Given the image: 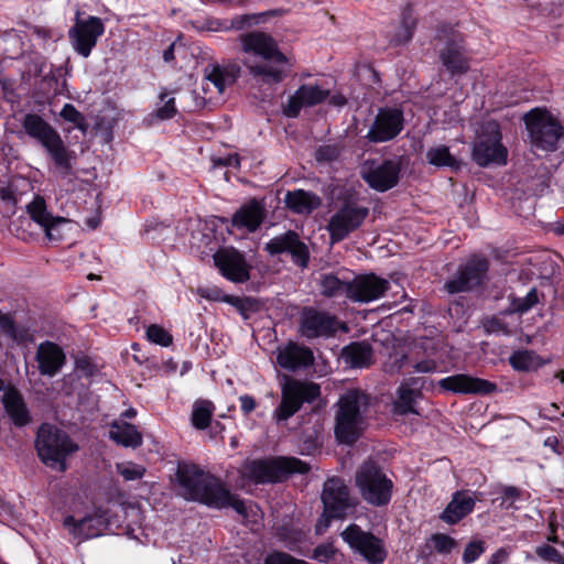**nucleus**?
<instances>
[{
	"mask_svg": "<svg viewBox=\"0 0 564 564\" xmlns=\"http://www.w3.org/2000/svg\"><path fill=\"white\" fill-rule=\"evenodd\" d=\"M238 42L240 62L252 78L267 85L279 84L286 78L293 64L271 34L246 32L239 35Z\"/></svg>",
	"mask_w": 564,
	"mask_h": 564,
	"instance_id": "obj_1",
	"label": "nucleus"
},
{
	"mask_svg": "<svg viewBox=\"0 0 564 564\" xmlns=\"http://www.w3.org/2000/svg\"><path fill=\"white\" fill-rule=\"evenodd\" d=\"M176 477L182 496L187 500L199 501L217 509L231 507L242 518H248L249 513H253V508H257L253 503L239 499L218 478L195 465H180Z\"/></svg>",
	"mask_w": 564,
	"mask_h": 564,
	"instance_id": "obj_2",
	"label": "nucleus"
},
{
	"mask_svg": "<svg viewBox=\"0 0 564 564\" xmlns=\"http://www.w3.org/2000/svg\"><path fill=\"white\" fill-rule=\"evenodd\" d=\"M22 128L30 138L36 140L45 149L59 174L66 176L72 173L74 152L67 149L56 129L35 113L24 116Z\"/></svg>",
	"mask_w": 564,
	"mask_h": 564,
	"instance_id": "obj_3",
	"label": "nucleus"
},
{
	"mask_svg": "<svg viewBox=\"0 0 564 564\" xmlns=\"http://www.w3.org/2000/svg\"><path fill=\"white\" fill-rule=\"evenodd\" d=\"M368 395L360 390H349L336 403L335 436L339 443L352 444L365 429Z\"/></svg>",
	"mask_w": 564,
	"mask_h": 564,
	"instance_id": "obj_4",
	"label": "nucleus"
},
{
	"mask_svg": "<svg viewBox=\"0 0 564 564\" xmlns=\"http://www.w3.org/2000/svg\"><path fill=\"white\" fill-rule=\"evenodd\" d=\"M35 448L43 464L64 471L67 469L66 458L78 451V445L65 431L44 423L37 430Z\"/></svg>",
	"mask_w": 564,
	"mask_h": 564,
	"instance_id": "obj_5",
	"label": "nucleus"
},
{
	"mask_svg": "<svg viewBox=\"0 0 564 564\" xmlns=\"http://www.w3.org/2000/svg\"><path fill=\"white\" fill-rule=\"evenodd\" d=\"M532 147L553 152L564 139V126L561 120L543 108H534L523 117Z\"/></svg>",
	"mask_w": 564,
	"mask_h": 564,
	"instance_id": "obj_6",
	"label": "nucleus"
},
{
	"mask_svg": "<svg viewBox=\"0 0 564 564\" xmlns=\"http://www.w3.org/2000/svg\"><path fill=\"white\" fill-rule=\"evenodd\" d=\"M308 469V465L299 458L279 457L247 462L241 468V474L254 482H274L294 473L305 474Z\"/></svg>",
	"mask_w": 564,
	"mask_h": 564,
	"instance_id": "obj_7",
	"label": "nucleus"
},
{
	"mask_svg": "<svg viewBox=\"0 0 564 564\" xmlns=\"http://www.w3.org/2000/svg\"><path fill=\"white\" fill-rule=\"evenodd\" d=\"M471 158L481 167L507 164L508 150L502 144V133L496 121H487L480 127L473 143Z\"/></svg>",
	"mask_w": 564,
	"mask_h": 564,
	"instance_id": "obj_8",
	"label": "nucleus"
},
{
	"mask_svg": "<svg viewBox=\"0 0 564 564\" xmlns=\"http://www.w3.org/2000/svg\"><path fill=\"white\" fill-rule=\"evenodd\" d=\"M355 482L365 501L372 506L389 503L392 481L373 462H365L356 473Z\"/></svg>",
	"mask_w": 564,
	"mask_h": 564,
	"instance_id": "obj_9",
	"label": "nucleus"
},
{
	"mask_svg": "<svg viewBox=\"0 0 564 564\" xmlns=\"http://www.w3.org/2000/svg\"><path fill=\"white\" fill-rule=\"evenodd\" d=\"M321 394V388L317 383L310 381H300L288 379L281 388V402L273 412V417L278 421H286L293 416L303 403L315 401Z\"/></svg>",
	"mask_w": 564,
	"mask_h": 564,
	"instance_id": "obj_10",
	"label": "nucleus"
},
{
	"mask_svg": "<svg viewBox=\"0 0 564 564\" xmlns=\"http://www.w3.org/2000/svg\"><path fill=\"white\" fill-rule=\"evenodd\" d=\"M369 215L368 207L357 200H345L330 216L326 229L332 243L344 240L357 230Z\"/></svg>",
	"mask_w": 564,
	"mask_h": 564,
	"instance_id": "obj_11",
	"label": "nucleus"
},
{
	"mask_svg": "<svg viewBox=\"0 0 564 564\" xmlns=\"http://www.w3.org/2000/svg\"><path fill=\"white\" fill-rule=\"evenodd\" d=\"M343 540L369 564H381L388 552L383 541L357 524L348 525L341 532Z\"/></svg>",
	"mask_w": 564,
	"mask_h": 564,
	"instance_id": "obj_12",
	"label": "nucleus"
},
{
	"mask_svg": "<svg viewBox=\"0 0 564 564\" xmlns=\"http://www.w3.org/2000/svg\"><path fill=\"white\" fill-rule=\"evenodd\" d=\"M338 329L347 330L345 324L340 323L336 316L318 311L313 307H305L301 312L299 319V333L306 339L318 337H332Z\"/></svg>",
	"mask_w": 564,
	"mask_h": 564,
	"instance_id": "obj_13",
	"label": "nucleus"
},
{
	"mask_svg": "<svg viewBox=\"0 0 564 564\" xmlns=\"http://www.w3.org/2000/svg\"><path fill=\"white\" fill-rule=\"evenodd\" d=\"M105 33V25L100 18H80L76 12L75 23L68 31L73 48L83 57H88L96 46L98 39Z\"/></svg>",
	"mask_w": 564,
	"mask_h": 564,
	"instance_id": "obj_14",
	"label": "nucleus"
},
{
	"mask_svg": "<svg viewBox=\"0 0 564 564\" xmlns=\"http://www.w3.org/2000/svg\"><path fill=\"white\" fill-rule=\"evenodd\" d=\"M488 261L486 258L471 257L459 267L456 274L445 283V290L451 293L468 292L481 286L487 276Z\"/></svg>",
	"mask_w": 564,
	"mask_h": 564,
	"instance_id": "obj_15",
	"label": "nucleus"
},
{
	"mask_svg": "<svg viewBox=\"0 0 564 564\" xmlns=\"http://www.w3.org/2000/svg\"><path fill=\"white\" fill-rule=\"evenodd\" d=\"M389 281L373 273L356 276L346 286V296L360 303H369L380 299L389 289Z\"/></svg>",
	"mask_w": 564,
	"mask_h": 564,
	"instance_id": "obj_16",
	"label": "nucleus"
},
{
	"mask_svg": "<svg viewBox=\"0 0 564 564\" xmlns=\"http://www.w3.org/2000/svg\"><path fill=\"white\" fill-rule=\"evenodd\" d=\"M403 128V113L399 109H379L366 138L376 143L387 142L397 137Z\"/></svg>",
	"mask_w": 564,
	"mask_h": 564,
	"instance_id": "obj_17",
	"label": "nucleus"
},
{
	"mask_svg": "<svg viewBox=\"0 0 564 564\" xmlns=\"http://www.w3.org/2000/svg\"><path fill=\"white\" fill-rule=\"evenodd\" d=\"M64 527L68 529L74 540L80 543L100 536L109 527V517L106 511L101 510H96L78 521L69 516L65 518Z\"/></svg>",
	"mask_w": 564,
	"mask_h": 564,
	"instance_id": "obj_18",
	"label": "nucleus"
},
{
	"mask_svg": "<svg viewBox=\"0 0 564 564\" xmlns=\"http://www.w3.org/2000/svg\"><path fill=\"white\" fill-rule=\"evenodd\" d=\"M322 501L325 514L344 518L351 507L347 486L339 478L328 479L323 489Z\"/></svg>",
	"mask_w": 564,
	"mask_h": 564,
	"instance_id": "obj_19",
	"label": "nucleus"
},
{
	"mask_svg": "<svg viewBox=\"0 0 564 564\" xmlns=\"http://www.w3.org/2000/svg\"><path fill=\"white\" fill-rule=\"evenodd\" d=\"M265 250L272 256L289 252L293 261L302 268L306 267L308 262L306 245L302 242L299 235L292 230L270 239L265 243Z\"/></svg>",
	"mask_w": 564,
	"mask_h": 564,
	"instance_id": "obj_20",
	"label": "nucleus"
},
{
	"mask_svg": "<svg viewBox=\"0 0 564 564\" xmlns=\"http://www.w3.org/2000/svg\"><path fill=\"white\" fill-rule=\"evenodd\" d=\"M329 96V90L317 85H301L297 90L288 99L283 113L295 118L304 107H313L323 102Z\"/></svg>",
	"mask_w": 564,
	"mask_h": 564,
	"instance_id": "obj_21",
	"label": "nucleus"
},
{
	"mask_svg": "<svg viewBox=\"0 0 564 564\" xmlns=\"http://www.w3.org/2000/svg\"><path fill=\"white\" fill-rule=\"evenodd\" d=\"M399 166L392 161H384L382 164H365L362 167V178L368 185L379 192L388 191L393 187L399 180Z\"/></svg>",
	"mask_w": 564,
	"mask_h": 564,
	"instance_id": "obj_22",
	"label": "nucleus"
},
{
	"mask_svg": "<svg viewBox=\"0 0 564 564\" xmlns=\"http://www.w3.org/2000/svg\"><path fill=\"white\" fill-rule=\"evenodd\" d=\"M215 265L221 274L232 282H245L249 279V268L243 257L234 249H221L214 254Z\"/></svg>",
	"mask_w": 564,
	"mask_h": 564,
	"instance_id": "obj_23",
	"label": "nucleus"
},
{
	"mask_svg": "<svg viewBox=\"0 0 564 564\" xmlns=\"http://www.w3.org/2000/svg\"><path fill=\"white\" fill-rule=\"evenodd\" d=\"M438 386L453 393H481L496 391L497 386L488 380L459 373L440 380Z\"/></svg>",
	"mask_w": 564,
	"mask_h": 564,
	"instance_id": "obj_24",
	"label": "nucleus"
},
{
	"mask_svg": "<svg viewBox=\"0 0 564 564\" xmlns=\"http://www.w3.org/2000/svg\"><path fill=\"white\" fill-rule=\"evenodd\" d=\"M267 13H250L237 15L232 19L206 18L198 26L202 31L228 32L230 30H242L257 25L264 21Z\"/></svg>",
	"mask_w": 564,
	"mask_h": 564,
	"instance_id": "obj_25",
	"label": "nucleus"
},
{
	"mask_svg": "<svg viewBox=\"0 0 564 564\" xmlns=\"http://www.w3.org/2000/svg\"><path fill=\"white\" fill-rule=\"evenodd\" d=\"M476 501V492L469 490L456 491L443 510L441 519L447 524H456L473 512Z\"/></svg>",
	"mask_w": 564,
	"mask_h": 564,
	"instance_id": "obj_26",
	"label": "nucleus"
},
{
	"mask_svg": "<svg viewBox=\"0 0 564 564\" xmlns=\"http://www.w3.org/2000/svg\"><path fill=\"white\" fill-rule=\"evenodd\" d=\"M276 360L283 369L296 371L312 366L314 355L310 348L290 343L279 349Z\"/></svg>",
	"mask_w": 564,
	"mask_h": 564,
	"instance_id": "obj_27",
	"label": "nucleus"
},
{
	"mask_svg": "<svg viewBox=\"0 0 564 564\" xmlns=\"http://www.w3.org/2000/svg\"><path fill=\"white\" fill-rule=\"evenodd\" d=\"M28 212L31 218L44 228L50 239L61 238L59 227L67 224L68 220L63 217H53L46 212L45 200L36 196L29 205Z\"/></svg>",
	"mask_w": 564,
	"mask_h": 564,
	"instance_id": "obj_28",
	"label": "nucleus"
},
{
	"mask_svg": "<svg viewBox=\"0 0 564 564\" xmlns=\"http://www.w3.org/2000/svg\"><path fill=\"white\" fill-rule=\"evenodd\" d=\"M36 361L42 375L55 376L65 362V354L59 346L45 341L37 347Z\"/></svg>",
	"mask_w": 564,
	"mask_h": 564,
	"instance_id": "obj_29",
	"label": "nucleus"
},
{
	"mask_svg": "<svg viewBox=\"0 0 564 564\" xmlns=\"http://www.w3.org/2000/svg\"><path fill=\"white\" fill-rule=\"evenodd\" d=\"M440 58L444 67L453 75L468 70V59L458 36H454L445 44L440 51Z\"/></svg>",
	"mask_w": 564,
	"mask_h": 564,
	"instance_id": "obj_30",
	"label": "nucleus"
},
{
	"mask_svg": "<svg viewBox=\"0 0 564 564\" xmlns=\"http://www.w3.org/2000/svg\"><path fill=\"white\" fill-rule=\"evenodd\" d=\"M421 398V391L417 387V379L404 380L397 391V399L392 405V412L398 415L409 413L417 414L415 402Z\"/></svg>",
	"mask_w": 564,
	"mask_h": 564,
	"instance_id": "obj_31",
	"label": "nucleus"
},
{
	"mask_svg": "<svg viewBox=\"0 0 564 564\" xmlns=\"http://www.w3.org/2000/svg\"><path fill=\"white\" fill-rule=\"evenodd\" d=\"M240 72L238 65L220 66L208 65L205 68L204 79L206 84H212L217 93L221 95L226 87L234 84Z\"/></svg>",
	"mask_w": 564,
	"mask_h": 564,
	"instance_id": "obj_32",
	"label": "nucleus"
},
{
	"mask_svg": "<svg viewBox=\"0 0 564 564\" xmlns=\"http://www.w3.org/2000/svg\"><path fill=\"white\" fill-rule=\"evenodd\" d=\"M4 410L17 426H24L30 423V414L22 395L14 388H9L2 395Z\"/></svg>",
	"mask_w": 564,
	"mask_h": 564,
	"instance_id": "obj_33",
	"label": "nucleus"
},
{
	"mask_svg": "<svg viewBox=\"0 0 564 564\" xmlns=\"http://www.w3.org/2000/svg\"><path fill=\"white\" fill-rule=\"evenodd\" d=\"M264 218L263 206L252 199L248 204L241 206L232 217V225L239 228H246L249 231H254L261 225Z\"/></svg>",
	"mask_w": 564,
	"mask_h": 564,
	"instance_id": "obj_34",
	"label": "nucleus"
},
{
	"mask_svg": "<svg viewBox=\"0 0 564 564\" xmlns=\"http://www.w3.org/2000/svg\"><path fill=\"white\" fill-rule=\"evenodd\" d=\"M284 203L292 212L307 215L322 205V199L312 192L295 189L285 194Z\"/></svg>",
	"mask_w": 564,
	"mask_h": 564,
	"instance_id": "obj_35",
	"label": "nucleus"
},
{
	"mask_svg": "<svg viewBox=\"0 0 564 564\" xmlns=\"http://www.w3.org/2000/svg\"><path fill=\"white\" fill-rule=\"evenodd\" d=\"M109 437L123 447L135 448L142 444V435L137 427L123 421L111 423Z\"/></svg>",
	"mask_w": 564,
	"mask_h": 564,
	"instance_id": "obj_36",
	"label": "nucleus"
},
{
	"mask_svg": "<svg viewBox=\"0 0 564 564\" xmlns=\"http://www.w3.org/2000/svg\"><path fill=\"white\" fill-rule=\"evenodd\" d=\"M341 358L352 368L368 367L372 362V349L368 343H352L343 349Z\"/></svg>",
	"mask_w": 564,
	"mask_h": 564,
	"instance_id": "obj_37",
	"label": "nucleus"
},
{
	"mask_svg": "<svg viewBox=\"0 0 564 564\" xmlns=\"http://www.w3.org/2000/svg\"><path fill=\"white\" fill-rule=\"evenodd\" d=\"M511 367L518 371H531L541 367L544 361L534 351L518 350L509 357Z\"/></svg>",
	"mask_w": 564,
	"mask_h": 564,
	"instance_id": "obj_38",
	"label": "nucleus"
},
{
	"mask_svg": "<svg viewBox=\"0 0 564 564\" xmlns=\"http://www.w3.org/2000/svg\"><path fill=\"white\" fill-rule=\"evenodd\" d=\"M215 411V405L208 400H197L193 404L192 424L197 430H205L209 426Z\"/></svg>",
	"mask_w": 564,
	"mask_h": 564,
	"instance_id": "obj_39",
	"label": "nucleus"
},
{
	"mask_svg": "<svg viewBox=\"0 0 564 564\" xmlns=\"http://www.w3.org/2000/svg\"><path fill=\"white\" fill-rule=\"evenodd\" d=\"M426 160L430 164L438 167H457L456 159L451 154L446 145L440 144L432 147L426 152Z\"/></svg>",
	"mask_w": 564,
	"mask_h": 564,
	"instance_id": "obj_40",
	"label": "nucleus"
},
{
	"mask_svg": "<svg viewBox=\"0 0 564 564\" xmlns=\"http://www.w3.org/2000/svg\"><path fill=\"white\" fill-rule=\"evenodd\" d=\"M31 187L30 182L23 177H15L7 187L0 188V198L4 202L17 204L23 191Z\"/></svg>",
	"mask_w": 564,
	"mask_h": 564,
	"instance_id": "obj_41",
	"label": "nucleus"
},
{
	"mask_svg": "<svg viewBox=\"0 0 564 564\" xmlns=\"http://www.w3.org/2000/svg\"><path fill=\"white\" fill-rule=\"evenodd\" d=\"M539 303V295L536 289H531L525 296L523 297H511L510 299V306L506 311V313L513 314V313H527L530 311L533 306H535Z\"/></svg>",
	"mask_w": 564,
	"mask_h": 564,
	"instance_id": "obj_42",
	"label": "nucleus"
},
{
	"mask_svg": "<svg viewBox=\"0 0 564 564\" xmlns=\"http://www.w3.org/2000/svg\"><path fill=\"white\" fill-rule=\"evenodd\" d=\"M348 283L341 282L337 276L333 274H326L321 280L322 294L325 296H336L338 294H346V286Z\"/></svg>",
	"mask_w": 564,
	"mask_h": 564,
	"instance_id": "obj_43",
	"label": "nucleus"
},
{
	"mask_svg": "<svg viewBox=\"0 0 564 564\" xmlns=\"http://www.w3.org/2000/svg\"><path fill=\"white\" fill-rule=\"evenodd\" d=\"M59 116L67 122L73 123L82 132L87 131V123L83 113H80L72 104H65Z\"/></svg>",
	"mask_w": 564,
	"mask_h": 564,
	"instance_id": "obj_44",
	"label": "nucleus"
},
{
	"mask_svg": "<svg viewBox=\"0 0 564 564\" xmlns=\"http://www.w3.org/2000/svg\"><path fill=\"white\" fill-rule=\"evenodd\" d=\"M117 471L127 481H132L137 479H141L145 474V467L132 462H123L117 464Z\"/></svg>",
	"mask_w": 564,
	"mask_h": 564,
	"instance_id": "obj_45",
	"label": "nucleus"
},
{
	"mask_svg": "<svg viewBox=\"0 0 564 564\" xmlns=\"http://www.w3.org/2000/svg\"><path fill=\"white\" fill-rule=\"evenodd\" d=\"M147 338L156 345L167 347L172 344V336L159 325H150L147 329Z\"/></svg>",
	"mask_w": 564,
	"mask_h": 564,
	"instance_id": "obj_46",
	"label": "nucleus"
},
{
	"mask_svg": "<svg viewBox=\"0 0 564 564\" xmlns=\"http://www.w3.org/2000/svg\"><path fill=\"white\" fill-rule=\"evenodd\" d=\"M408 357L402 351H393L389 355L387 361L383 364V370L388 373L394 375L401 371L405 365Z\"/></svg>",
	"mask_w": 564,
	"mask_h": 564,
	"instance_id": "obj_47",
	"label": "nucleus"
},
{
	"mask_svg": "<svg viewBox=\"0 0 564 564\" xmlns=\"http://www.w3.org/2000/svg\"><path fill=\"white\" fill-rule=\"evenodd\" d=\"M482 326L488 334H501L508 336L511 334L510 328L498 316H492L482 322Z\"/></svg>",
	"mask_w": 564,
	"mask_h": 564,
	"instance_id": "obj_48",
	"label": "nucleus"
},
{
	"mask_svg": "<svg viewBox=\"0 0 564 564\" xmlns=\"http://www.w3.org/2000/svg\"><path fill=\"white\" fill-rule=\"evenodd\" d=\"M501 507L509 509L512 508L514 502L522 496V490L514 486L501 487Z\"/></svg>",
	"mask_w": 564,
	"mask_h": 564,
	"instance_id": "obj_49",
	"label": "nucleus"
},
{
	"mask_svg": "<svg viewBox=\"0 0 564 564\" xmlns=\"http://www.w3.org/2000/svg\"><path fill=\"white\" fill-rule=\"evenodd\" d=\"M431 542L433 543L434 549L442 554L449 553L456 544L453 538L441 533L432 535Z\"/></svg>",
	"mask_w": 564,
	"mask_h": 564,
	"instance_id": "obj_50",
	"label": "nucleus"
},
{
	"mask_svg": "<svg viewBox=\"0 0 564 564\" xmlns=\"http://www.w3.org/2000/svg\"><path fill=\"white\" fill-rule=\"evenodd\" d=\"M485 552V545L482 541H471L468 543L463 553V562L470 564L475 562Z\"/></svg>",
	"mask_w": 564,
	"mask_h": 564,
	"instance_id": "obj_51",
	"label": "nucleus"
},
{
	"mask_svg": "<svg viewBox=\"0 0 564 564\" xmlns=\"http://www.w3.org/2000/svg\"><path fill=\"white\" fill-rule=\"evenodd\" d=\"M161 100L164 104L156 109V117L161 120L172 118L176 113L175 99L173 97L167 98L166 94H162Z\"/></svg>",
	"mask_w": 564,
	"mask_h": 564,
	"instance_id": "obj_52",
	"label": "nucleus"
},
{
	"mask_svg": "<svg viewBox=\"0 0 564 564\" xmlns=\"http://www.w3.org/2000/svg\"><path fill=\"white\" fill-rule=\"evenodd\" d=\"M198 293L200 296L213 300V301H225L231 303L234 305L241 304V300L238 297L223 296L220 290L218 289H199Z\"/></svg>",
	"mask_w": 564,
	"mask_h": 564,
	"instance_id": "obj_53",
	"label": "nucleus"
},
{
	"mask_svg": "<svg viewBox=\"0 0 564 564\" xmlns=\"http://www.w3.org/2000/svg\"><path fill=\"white\" fill-rule=\"evenodd\" d=\"M536 554L547 561L556 564H564L563 555L553 546L543 545L536 549Z\"/></svg>",
	"mask_w": 564,
	"mask_h": 564,
	"instance_id": "obj_54",
	"label": "nucleus"
},
{
	"mask_svg": "<svg viewBox=\"0 0 564 564\" xmlns=\"http://www.w3.org/2000/svg\"><path fill=\"white\" fill-rule=\"evenodd\" d=\"M415 28V23L413 20L404 22L401 29L397 32L394 36V41L397 44H402L409 42L413 36V31Z\"/></svg>",
	"mask_w": 564,
	"mask_h": 564,
	"instance_id": "obj_55",
	"label": "nucleus"
},
{
	"mask_svg": "<svg viewBox=\"0 0 564 564\" xmlns=\"http://www.w3.org/2000/svg\"><path fill=\"white\" fill-rule=\"evenodd\" d=\"M335 553L336 550L332 544H321L314 550L313 557L319 562L327 563L334 557Z\"/></svg>",
	"mask_w": 564,
	"mask_h": 564,
	"instance_id": "obj_56",
	"label": "nucleus"
},
{
	"mask_svg": "<svg viewBox=\"0 0 564 564\" xmlns=\"http://www.w3.org/2000/svg\"><path fill=\"white\" fill-rule=\"evenodd\" d=\"M297 558L284 552L270 553L264 558V564H295Z\"/></svg>",
	"mask_w": 564,
	"mask_h": 564,
	"instance_id": "obj_57",
	"label": "nucleus"
},
{
	"mask_svg": "<svg viewBox=\"0 0 564 564\" xmlns=\"http://www.w3.org/2000/svg\"><path fill=\"white\" fill-rule=\"evenodd\" d=\"M213 162L217 166L238 167L240 165V159H239L238 154H229L225 158H217V159H214Z\"/></svg>",
	"mask_w": 564,
	"mask_h": 564,
	"instance_id": "obj_58",
	"label": "nucleus"
},
{
	"mask_svg": "<svg viewBox=\"0 0 564 564\" xmlns=\"http://www.w3.org/2000/svg\"><path fill=\"white\" fill-rule=\"evenodd\" d=\"M0 327L8 335L12 337L15 336V326L12 318L9 315L0 313Z\"/></svg>",
	"mask_w": 564,
	"mask_h": 564,
	"instance_id": "obj_59",
	"label": "nucleus"
},
{
	"mask_svg": "<svg viewBox=\"0 0 564 564\" xmlns=\"http://www.w3.org/2000/svg\"><path fill=\"white\" fill-rule=\"evenodd\" d=\"M239 401H240L241 411L245 414L251 413L257 406L256 400L251 395H248V394L241 395L239 398Z\"/></svg>",
	"mask_w": 564,
	"mask_h": 564,
	"instance_id": "obj_60",
	"label": "nucleus"
},
{
	"mask_svg": "<svg viewBox=\"0 0 564 564\" xmlns=\"http://www.w3.org/2000/svg\"><path fill=\"white\" fill-rule=\"evenodd\" d=\"M31 32L33 35H35L37 39L42 40L43 42L54 39V34H53L52 30H50L45 26H33L31 29Z\"/></svg>",
	"mask_w": 564,
	"mask_h": 564,
	"instance_id": "obj_61",
	"label": "nucleus"
},
{
	"mask_svg": "<svg viewBox=\"0 0 564 564\" xmlns=\"http://www.w3.org/2000/svg\"><path fill=\"white\" fill-rule=\"evenodd\" d=\"M509 554L510 552L507 549L501 547L491 555L489 564H501L507 561Z\"/></svg>",
	"mask_w": 564,
	"mask_h": 564,
	"instance_id": "obj_62",
	"label": "nucleus"
},
{
	"mask_svg": "<svg viewBox=\"0 0 564 564\" xmlns=\"http://www.w3.org/2000/svg\"><path fill=\"white\" fill-rule=\"evenodd\" d=\"M330 519H339V518L327 516V514H325V510H324L322 518L318 520V522L316 523V527H315L316 532L318 534H322L327 530V528L329 527Z\"/></svg>",
	"mask_w": 564,
	"mask_h": 564,
	"instance_id": "obj_63",
	"label": "nucleus"
},
{
	"mask_svg": "<svg viewBox=\"0 0 564 564\" xmlns=\"http://www.w3.org/2000/svg\"><path fill=\"white\" fill-rule=\"evenodd\" d=\"M416 372H433L436 369V364L431 360L421 361L414 365Z\"/></svg>",
	"mask_w": 564,
	"mask_h": 564,
	"instance_id": "obj_64",
	"label": "nucleus"
}]
</instances>
